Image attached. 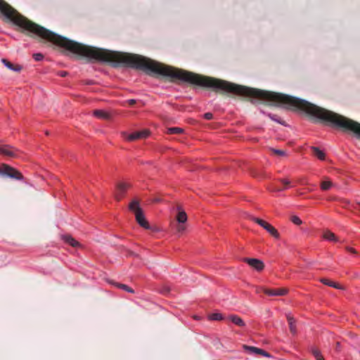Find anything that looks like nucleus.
Returning <instances> with one entry per match:
<instances>
[{
    "mask_svg": "<svg viewBox=\"0 0 360 360\" xmlns=\"http://www.w3.org/2000/svg\"><path fill=\"white\" fill-rule=\"evenodd\" d=\"M1 62L5 65L6 67H7L9 70H13L14 72H19L22 70V67L20 65L18 64H13L8 61V60L3 58L1 60Z\"/></svg>",
    "mask_w": 360,
    "mask_h": 360,
    "instance_id": "1a4fd4ad",
    "label": "nucleus"
},
{
    "mask_svg": "<svg viewBox=\"0 0 360 360\" xmlns=\"http://www.w3.org/2000/svg\"><path fill=\"white\" fill-rule=\"evenodd\" d=\"M93 115L97 118L102 120H109L110 118V115L103 110H95L93 112Z\"/></svg>",
    "mask_w": 360,
    "mask_h": 360,
    "instance_id": "9b49d317",
    "label": "nucleus"
},
{
    "mask_svg": "<svg viewBox=\"0 0 360 360\" xmlns=\"http://www.w3.org/2000/svg\"><path fill=\"white\" fill-rule=\"evenodd\" d=\"M287 319L289 325H290V323H295V319H293V317L288 315L287 316Z\"/></svg>",
    "mask_w": 360,
    "mask_h": 360,
    "instance_id": "2f4dec72",
    "label": "nucleus"
},
{
    "mask_svg": "<svg viewBox=\"0 0 360 360\" xmlns=\"http://www.w3.org/2000/svg\"><path fill=\"white\" fill-rule=\"evenodd\" d=\"M33 58L35 60L39 61L41 60L44 58V56L41 53H34L33 55Z\"/></svg>",
    "mask_w": 360,
    "mask_h": 360,
    "instance_id": "bb28decb",
    "label": "nucleus"
},
{
    "mask_svg": "<svg viewBox=\"0 0 360 360\" xmlns=\"http://www.w3.org/2000/svg\"><path fill=\"white\" fill-rule=\"evenodd\" d=\"M183 131L184 129L179 127H170L167 129V133L169 134H181Z\"/></svg>",
    "mask_w": 360,
    "mask_h": 360,
    "instance_id": "412c9836",
    "label": "nucleus"
},
{
    "mask_svg": "<svg viewBox=\"0 0 360 360\" xmlns=\"http://www.w3.org/2000/svg\"><path fill=\"white\" fill-rule=\"evenodd\" d=\"M243 261L258 271H262L264 268V264L260 259L255 258H244Z\"/></svg>",
    "mask_w": 360,
    "mask_h": 360,
    "instance_id": "423d86ee",
    "label": "nucleus"
},
{
    "mask_svg": "<svg viewBox=\"0 0 360 360\" xmlns=\"http://www.w3.org/2000/svg\"><path fill=\"white\" fill-rule=\"evenodd\" d=\"M346 250H347L348 252H351V253H352V254H356V250H355V249H354L353 248H351V247H347V248H346Z\"/></svg>",
    "mask_w": 360,
    "mask_h": 360,
    "instance_id": "473e14b6",
    "label": "nucleus"
},
{
    "mask_svg": "<svg viewBox=\"0 0 360 360\" xmlns=\"http://www.w3.org/2000/svg\"><path fill=\"white\" fill-rule=\"evenodd\" d=\"M244 349L249 352L250 353L256 354H260L266 357H270L271 354L264 349L252 347V346H248V345H243Z\"/></svg>",
    "mask_w": 360,
    "mask_h": 360,
    "instance_id": "6e6552de",
    "label": "nucleus"
},
{
    "mask_svg": "<svg viewBox=\"0 0 360 360\" xmlns=\"http://www.w3.org/2000/svg\"><path fill=\"white\" fill-rule=\"evenodd\" d=\"M129 209L134 213L136 220L141 226L146 229H150L148 221L144 217L142 209L139 207V202L138 200H132L129 205Z\"/></svg>",
    "mask_w": 360,
    "mask_h": 360,
    "instance_id": "f257e3e1",
    "label": "nucleus"
},
{
    "mask_svg": "<svg viewBox=\"0 0 360 360\" xmlns=\"http://www.w3.org/2000/svg\"><path fill=\"white\" fill-rule=\"evenodd\" d=\"M252 220L264 228L271 236L274 238L278 239L280 238V234L278 231L270 224L266 222V221L259 219V218H252Z\"/></svg>",
    "mask_w": 360,
    "mask_h": 360,
    "instance_id": "7ed1b4c3",
    "label": "nucleus"
},
{
    "mask_svg": "<svg viewBox=\"0 0 360 360\" xmlns=\"http://www.w3.org/2000/svg\"><path fill=\"white\" fill-rule=\"evenodd\" d=\"M291 221L296 225H300L302 223V220L295 215L291 217Z\"/></svg>",
    "mask_w": 360,
    "mask_h": 360,
    "instance_id": "393cba45",
    "label": "nucleus"
},
{
    "mask_svg": "<svg viewBox=\"0 0 360 360\" xmlns=\"http://www.w3.org/2000/svg\"><path fill=\"white\" fill-rule=\"evenodd\" d=\"M311 150L313 155L316 156L320 160H324L326 158V154L323 151L321 150L318 147L311 146Z\"/></svg>",
    "mask_w": 360,
    "mask_h": 360,
    "instance_id": "f8f14e48",
    "label": "nucleus"
},
{
    "mask_svg": "<svg viewBox=\"0 0 360 360\" xmlns=\"http://www.w3.org/2000/svg\"><path fill=\"white\" fill-rule=\"evenodd\" d=\"M66 75H67V72H62L60 73V76H61V77H65Z\"/></svg>",
    "mask_w": 360,
    "mask_h": 360,
    "instance_id": "72a5a7b5",
    "label": "nucleus"
},
{
    "mask_svg": "<svg viewBox=\"0 0 360 360\" xmlns=\"http://www.w3.org/2000/svg\"><path fill=\"white\" fill-rule=\"evenodd\" d=\"M336 345H337V347H339L340 343L338 342L336 343Z\"/></svg>",
    "mask_w": 360,
    "mask_h": 360,
    "instance_id": "f704fd0d",
    "label": "nucleus"
},
{
    "mask_svg": "<svg viewBox=\"0 0 360 360\" xmlns=\"http://www.w3.org/2000/svg\"><path fill=\"white\" fill-rule=\"evenodd\" d=\"M204 117L206 120H212L213 118V115L211 112H206L204 114Z\"/></svg>",
    "mask_w": 360,
    "mask_h": 360,
    "instance_id": "c85d7f7f",
    "label": "nucleus"
},
{
    "mask_svg": "<svg viewBox=\"0 0 360 360\" xmlns=\"http://www.w3.org/2000/svg\"><path fill=\"white\" fill-rule=\"evenodd\" d=\"M269 150L271 152V153L274 155H277L279 157H283V156L286 155V152L283 150H279V149H276V148H270Z\"/></svg>",
    "mask_w": 360,
    "mask_h": 360,
    "instance_id": "6ab92c4d",
    "label": "nucleus"
},
{
    "mask_svg": "<svg viewBox=\"0 0 360 360\" xmlns=\"http://www.w3.org/2000/svg\"><path fill=\"white\" fill-rule=\"evenodd\" d=\"M126 103H127L129 105L133 106L136 103V100L135 99H129L126 101Z\"/></svg>",
    "mask_w": 360,
    "mask_h": 360,
    "instance_id": "7c9ffc66",
    "label": "nucleus"
},
{
    "mask_svg": "<svg viewBox=\"0 0 360 360\" xmlns=\"http://www.w3.org/2000/svg\"><path fill=\"white\" fill-rule=\"evenodd\" d=\"M150 132L148 129H143L139 131L133 132L132 134L127 135L126 133H123V135L125 136L126 139L129 141H132L137 139H145L148 136Z\"/></svg>",
    "mask_w": 360,
    "mask_h": 360,
    "instance_id": "20e7f679",
    "label": "nucleus"
},
{
    "mask_svg": "<svg viewBox=\"0 0 360 360\" xmlns=\"http://www.w3.org/2000/svg\"><path fill=\"white\" fill-rule=\"evenodd\" d=\"M229 319L236 325L243 327L245 326V322L243 319L237 315H231L229 317Z\"/></svg>",
    "mask_w": 360,
    "mask_h": 360,
    "instance_id": "ddd939ff",
    "label": "nucleus"
},
{
    "mask_svg": "<svg viewBox=\"0 0 360 360\" xmlns=\"http://www.w3.org/2000/svg\"><path fill=\"white\" fill-rule=\"evenodd\" d=\"M311 352H312L313 355L314 356V357L317 360H324L323 356L321 355V354L319 349H312Z\"/></svg>",
    "mask_w": 360,
    "mask_h": 360,
    "instance_id": "b1692460",
    "label": "nucleus"
},
{
    "mask_svg": "<svg viewBox=\"0 0 360 360\" xmlns=\"http://www.w3.org/2000/svg\"><path fill=\"white\" fill-rule=\"evenodd\" d=\"M209 319L212 321H221L223 319V316L219 313H213L209 316Z\"/></svg>",
    "mask_w": 360,
    "mask_h": 360,
    "instance_id": "4be33fe9",
    "label": "nucleus"
},
{
    "mask_svg": "<svg viewBox=\"0 0 360 360\" xmlns=\"http://www.w3.org/2000/svg\"><path fill=\"white\" fill-rule=\"evenodd\" d=\"M113 284L116 287H117L119 288H121V289H122V290H125L127 292H131V293H134V290L131 288L129 287L128 285H127L125 284L118 283H113Z\"/></svg>",
    "mask_w": 360,
    "mask_h": 360,
    "instance_id": "a211bd4d",
    "label": "nucleus"
},
{
    "mask_svg": "<svg viewBox=\"0 0 360 360\" xmlns=\"http://www.w3.org/2000/svg\"><path fill=\"white\" fill-rule=\"evenodd\" d=\"M63 238L65 243L70 244L72 247H77L79 245V243L70 236H63Z\"/></svg>",
    "mask_w": 360,
    "mask_h": 360,
    "instance_id": "2eb2a0df",
    "label": "nucleus"
},
{
    "mask_svg": "<svg viewBox=\"0 0 360 360\" xmlns=\"http://www.w3.org/2000/svg\"><path fill=\"white\" fill-rule=\"evenodd\" d=\"M320 281L323 283L324 285H328L330 287H333V288H335L336 289H342V288L341 287L340 285H339L338 283H336L332 281H330L327 278H321L320 279Z\"/></svg>",
    "mask_w": 360,
    "mask_h": 360,
    "instance_id": "4468645a",
    "label": "nucleus"
},
{
    "mask_svg": "<svg viewBox=\"0 0 360 360\" xmlns=\"http://www.w3.org/2000/svg\"><path fill=\"white\" fill-rule=\"evenodd\" d=\"M186 230V226L184 224H179L176 226V231L179 233H183Z\"/></svg>",
    "mask_w": 360,
    "mask_h": 360,
    "instance_id": "a878e982",
    "label": "nucleus"
},
{
    "mask_svg": "<svg viewBox=\"0 0 360 360\" xmlns=\"http://www.w3.org/2000/svg\"><path fill=\"white\" fill-rule=\"evenodd\" d=\"M289 328H290V332L292 334H295L296 333V326H295V323H290V325H289Z\"/></svg>",
    "mask_w": 360,
    "mask_h": 360,
    "instance_id": "cd10ccee",
    "label": "nucleus"
},
{
    "mask_svg": "<svg viewBox=\"0 0 360 360\" xmlns=\"http://www.w3.org/2000/svg\"><path fill=\"white\" fill-rule=\"evenodd\" d=\"M0 174L16 180L23 179V175L18 170L6 164L0 165Z\"/></svg>",
    "mask_w": 360,
    "mask_h": 360,
    "instance_id": "f03ea898",
    "label": "nucleus"
},
{
    "mask_svg": "<svg viewBox=\"0 0 360 360\" xmlns=\"http://www.w3.org/2000/svg\"><path fill=\"white\" fill-rule=\"evenodd\" d=\"M264 292L269 296H282L285 295L288 292L286 288H278V289H264Z\"/></svg>",
    "mask_w": 360,
    "mask_h": 360,
    "instance_id": "0eeeda50",
    "label": "nucleus"
},
{
    "mask_svg": "<svg viewBox=\"0 0 360 360\" xmlns=\"http://www.w3.org/2000/svg\"><path fill=\"white\" fill-rule=\"evenodd\" d=\"M280 181L284 185V188H272V191H281L283 189H286L287 186H289L290 184V181L289 180L285 179H280Z\"/></svg>",
    "mask_w": 360,
    "mask_h": 360,
    "instance_id": "aec40b11",
    "label": "nucleus"
},
{
    "mask_svg": "<svg viewBox=\"0 0 360 360\" xmlns=\"http://www.w3.org/2000/svg\"><path fill=\"white\" fill-rule=\"evenodd\" d=\"M130 187V184L124 183V182H120L116 186V190L115 192V198L120 201L123 197L124 193H126L128 188Z\"/></svg>",
    "mask_w": 360,
    "mask_h": 360,
    "instance_id": "39448f33",
    "label": "nucleus"
},
{
    "mask_svg": "<svg viewBox=\"0 0 360 360\" xmlns=\"http://www.w3.org/2000/svg\"><path fill=\"white\" fill-rule=\"evenodd\" d=\"M176 220L179 224H184L187 221V214L184 211L179 210L177 216Z\"/></svg>",
    "mask_w": 360,
    "mask_h": 360,
    "instance_id": "dca6fc26",
    "label": "nucleus"
},
{
    "mask_svg": "<svg viewBox=\"0 0 360 360\" xmlns=\"http://www.w3.org/2000/svg\"><path fill=\"white\" fill-rule=\"evenodd\" d=\"M323 238L325 239L330 240V241H337L338 240L335 235L330 231H326L324 232Z\"/></svg>",
    "mask_w": 360,
    "mask_h": 360,
    "instance_id": "f3484780",
    "label": "nucleus"
},
{
    "mask_svg": "<svg viewBox=\"0 0 360 360\" xmlns=\"http://www.w3.org/2000/svg\"><path fill=\"white\" fill-rule=\"evenodd\" d=\"M333 184L330 181H323L321 183V188L323 191L328 190L331 186Z\"/></svg>",
    "mask_w": 360,
    "mask_h": 360,
    "instance_id": "5701e85b",
    "label": "nucleus"
},
{
    "mask_svg": "<svg viewBox=\"0 0 360 360\" xmlns=\"http://www.w3.org/2000/svg\"><path fill=\"white\" fill-rule=\"evenodd\" d=\"M0 154L9 157H15L16 155L15 152L9 146H0Z\"/></svg>",
    "mask_w": 360,
    "mask_h": 360,
    "instance_id": "9d476101",
    "label": "nucleus"
},
{
    "mask_svg": "<svg viewBox=\"0 0 360 360\" xmlns=\"http://www.w3.org/2000/svg\"><path fill=\"white\" fill-rule=\"evenodd\" d=\"M269 117H270V118H271V120H275V121H276V122H279V123H282V122H281V120L278 119V116H277V115H271V114H270V115H269Z\"/></svg>",
    "mask_w": 360,
    "mask_h": 360,
    "instance_id": "c756f323",
    "label": "nucleus"
}]
</instances>
